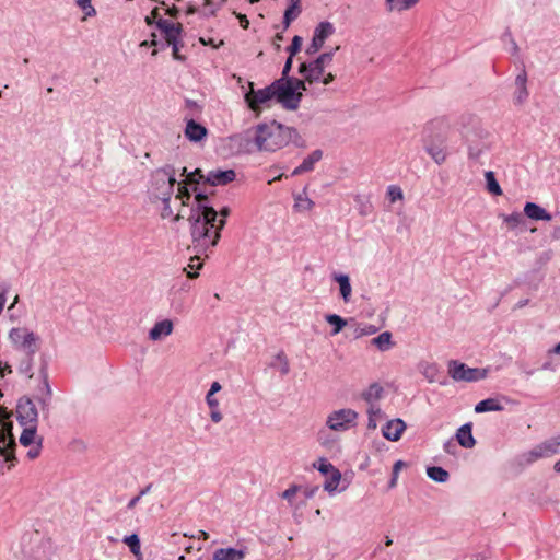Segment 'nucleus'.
<instances>
[{
	"mask_svg": "<svg viewBox=\"0 0 560 560\" xmlns=\"http://www.w3.org/2000/svg\"><path fill=\"white\" fill-rule=\"evenodd\" d=\"M189 211L188 221L195 249L197 253L207 252L218 244L226 218L230 215V208L223 207L217 211L209 205L208 197L198 192Z\"/></svg>",
	"mask_w": 560,
	"mask_h": 560,
	"instance_id": "obj_1",
	"label": "nucleus"
},
{
	"mask_svg": "<svg viewBox=\"0 0 560 560\" xmlns=\"http://www.w3.org/2000/svg\"><path fill=\"white\" fill-rule=\"evenodd\" d=\"M232 141L244 152H276L289 143L304 148L305 140L293 127L285 126L276 120L261 122L243 133L236 135Z\"/></svg>",
	"mask_w": 560,
	"mask_h": 560,
	"instance_id": "obj_2",
	"label": "nucleus"
},
{
	"mask_svg": "<svg viewBox=\"0 0 560 560\" xmlns=\"http://www.w3.org/2000/svg\"><path fill=\"white\" fill-rule=\"evenodd\" d=\"M277 101L285 108L294 110L300 106L302 92L308 91L305 81L298 78H280L272 82Z\"/></svg>",
	"mask_w": 560,
	"mask_h": 560,
	"instance_id": "obj_3",
	"label": "nucleus"
},
{
	"mask_svg": "<svg viewBox=\"0 0 560 560\" xmlns=\"http://www.w3.org/2000/svg\"><path fill=\"white\" fill-rule=\"evenodd\" d=\"M175 168L172 165L155 170L150 178L148 194L151 200L167 201L174 192Z\"/></svg>",
	"mask_w": 560,
	"mask_h": 560,
	"instance_id": "obj_4",
	"label": "nucleus"
},
{
	"mask_svg": "<svg viewBox=\"0 0 560 560\" xmlns=\"http://www.w3.org/2000/svg\"><path fill=\"white\" fill-rule=\"evenodd\" d=\"M12 427L5 412L0 411V475L11 470L16 464L14 454L16 443L12 434Z\"/></svg>",
	"mask_w": 560,
	"mask_h": 560,
	"instance_id": "obj_5",
	"label": "nucleus"
},
{
	"mask_svg": "<svg viewBox=\"0 0 560 560\" xmlns=\"http://www.w3.org/2000/svg\"><path fill=\"white\" fill-rule=\"evenodd\" d=\"M339 46L326 52L319 54L315 59L308 62H302L299 67V73L302 75V81H305L306 86L319 83L323 80L326 68L329 67L334 60V56Z\"/></svg>",
	"mask_w": 560,
	"mask_h": 560,
	"instance_id": "obj_6",
	"label": "nucleus"
},
{
	"mask_svg": "<svg viewBox=\"0 0 560 560\" xmlns=\"http://www.w3.org/2000/svg\"><path fill=\"white\" fill-rule=\"evenodd\" d=\"M8 338L12 347L25 355H35L39 349V336L26 327L11 328Z\"/></svg>",
	"mask_w": 560,
	"mask_h": 560,
	"instance_id": "obj_7",
	"label": "nucleus"
},
{
	"mask_svg": "<svg viewBox=\"0 0 560 560\" xmlns=\"http://www.w3.org/2000/svg\"><path fill=\"white\" fill-rule=\"evenodd\" d=\"M448 374L456 382H476L483 380L487 375V371L478 368H469L458 361H451L448 364Z\"/></svg>",
	"mask_w": 560,
	"mask_h": 560,
	"instance_id": "obj_8",
	"label": "nucleus"
},
{
	"mask_svg": "<svg viewBox=\"0 0 560 560\" xmlns=\"http://www.w3.org/2000/svg\"><path fill=\"white\" fill-rule=\"evenodd\" d=\"M557 453H560V435L534 446L530 451L524 453L522 458L525 463L530 464L539 458L550 457Z\"/></svg>",
	"mask_w": 560,
	"mask_h": 560,
	"instance_id": "obj_9",
	"label": "nucleus"
},
{
	"mask_svg": "<svg viewBox=\"0 0 560 560\" xmlns=\"http://www.w3.org/2000/svg\"><path fill=\"white\" fill-rule=\"evenodd\" d=\"M358 412L350 408L332 411L328 417L326 424L334 431H347L355 425Z\"/></svg>",
	"mask_w": 560,
	"mask_h": 560,
	"instance_id": "obj_10",
	"label": "nucleus"
},
{
	"mask_svg": "<svg viewBox=\"0 0 560 560\" xmlns=\"http://www.w3.org/2000/svg\"><path fill=\"white\" fill-rule=\"evenodd\" d=\"M249 85L252 86V90L245 94V102L254 112L259 110L261 105L267 104L269 101L276 97L272 83L269 86L257 91L253 89V83H249Z\"/></svg>",
	"mask_w": 560,
	"mask_h": 560,
	"instance_id": "obj_11",
	"label": "nucleus"
},
{
	"mask_svg": "<svg viewBox=\"0 0 560 560\" xmlns=\"http://www.w3.org/2000/svg\"><path fill=\"white\" fill-rule=\"evenodd\" d=\"M16 413L21 425L37 424L38 411L31 398L23 397L19 399Z\"/></svg>",
	"mask_w": 560,
	"mask_h": 560,
	"instance_id": "obj_12",
	"label": "nucleus"
},
{
	"mask_svg": "<svg viewBox=\"0 0 560 560\" xmlns=\"http://www.w3.org/2000/svg\"><path fill=\"white\" fill-rule=\"evenodd\" d=\"M384 388L378 383L371 384L363 393L362 398L369 404L368 413L381 415L382 409L377 405V401L382 398Z\"/></svg>",
	"mask_w": 560,
	"mask_h": 560,
	"instance_id": "obj_13",
	"label": "nucleus"
},
{
	"mask_svg": "<svg viewBox=\"0 0 560 560\" xmlns=\"http://www.w3.org/2000/svg\"><path fill=\"white\" fill-rule=\"evenodd\" d=\"M236 178V173L234 170H211L203 175L205 183H208L211 186H223L229 183H232Z\"/></svg>",
	"mask_w": 560,
	"mask_h": 560,
	"instance_id": "obj_14",
	"label": "nucleus"
},
{
	"mask_svg": "<svg viewBox=\"0 0 560 560\" xmlns=\"http://www.w3.org/2000/svg\"><path fill=\"white\" fill-rule=\"evenodd\" d=\"M502 401L511 402V399L508 398L506 396L490 397V398L483 399L475 406V412L482 413V412H488V411H502V410H504V406H503Z\"/></svg>",
	"mask_w": 560,
	"mask_h": 560,
	"instance_id": "obj_15",
	"label": "nucleus"
},
{
	"mask_svg": "<svg viewBox=\"0 0 560 560\" xmlns=\"http://www.w3.org/2000/svg\"><path fill=\"white\" fill-rule=\"evenodd\" d=\"M322 158H323V151L319 149L314 150L311 154H308L303 160V162L298 167H295L292 171L291 176H299L304 173L312 172L315 167V164L317 162H319L322 160Z\"/></svg>",
	"mask_w": 560,
	"mask_h": 560,
	"instance_id": "obj_16",
	"label": "nucleus"
},
{
	"mask_svg": "<svg viewBox=\"0 0 560 560\" xmlns=\"http://www.w3.org/2000/svg\"><path fill=\"white\" fill-rule=\"evenodd\" d=\"M185 137L191 142H200L203 140L208 133V130L201 124L195 121L194 119H189L186 122V127L184 130Z\"/></svg>",
	"mask_w": 560,
	"mask_h": 560,
	"instance_id": "obj_17",
	"label": "nucleus"
},
{
	"mask_svg": "<svg viewBox=\"0 0 560 560\" xmlns=\"http://www.w3.org/2000/svg\"><path fill=\"white\" fill-rule=\"evenodd\" d=\"M247 548H219L213 552L212 560H244Z\"/></svg>",
	"mask_w": 560,
	"mask_h": 560,
	"instance_id": "obj_18",
	"label": "nucleus"
},
{
	"mask_svg": "<svg viewBox=\"0 0 560 560\" xmlns=\"http://www.w3.org/2000/svg\"><path fill=\"white\" fill-rule=\"evenodd\" d=\"M406 429V424L401 419L388 421L382 429L383 435L389 441H398Z\"/></svg>",
	"mask_w": 560,
	"mask_h": 560,
	"instance_id": "obj_19",
	"label": "nucleus"
},
{
	"mask_svg": "<svg viewBox=\"0 0 560 560\" xmlns=\"http://www.w3.org/2000/svg\"><path fill=\"white\" fill-rule=\"evenodd\" d=\"M173 322L171 319H163L156 322L149 331V338L153 341L161 340L170 336L173 331Z\"/></svg>",
	"mask_w": 560,
	"mask_h": 560,
	"instance_id": "obj_20",
	"label": "nucleus"
},
{
	"mask_svg": "<svg viewBox=\"0 0 560 560\" xmlns=\"http://www.w3.org/2000/svg\"><path fill=\"white\" fill-rule=\"evenodd\" d=\"M456 440L458 444L465 448H472L476 440L472 435V423L467 422L463 424L456 432Z\"/></svg>",
	"mask_w": 560,
	"mask_h": 560,
	"instance_id": "obj_21",
	"label": "nucleus"
},
{
	"mask_svg": "<svg viewBox=\"0 0 560 560\" xmlns=\"http://www.w3.org/2000/svg\"><path fill=\"white\" fill-rule=\"evenodd\" d=\"M336 28L331 22L323 21L317 24L313 32V39L324 46L325 42L335 33Z\"/></svg>",
	"mask_w": 560,
	"mask_h": 560,
	"instance_id": "obj_22",
	"label": "nucleus"
},
{
	"mask_svg": "<svg viewBox=\"0 0 560 560\" xmlns=\"http://www.w3.org/2000/svg\"><path fill=\"white\" fill-rule=\"evenodd\" d=\"M524 214L532 220L550 221L552 215L542 207L535 202H526L524 206Z\"/></svg>",
	"mask_w": 560,
	"mask_h": 560,
	"instance_id": "obj_23",
	"label": "nucleus"
},
{
	"mask_svg": "<svg viewBox=\"0 0 560 560\" xmlns=\"http://www.w3.org/2000/svg\"><path fill=\"white\" fill-rule=\"evenodd\" d=\"M526 82H527V74L523 70L515 78L516 90L514 93V102L516 104H523L528 97V90L526 86Z\"/></svg>",
	"mask_w": 560,
	"mask_h": 560,
	"instance_id": "obj_24",
	"label": "nucleus"
},
{
	"mask_svg": "<svg viewBox=\"0 0 560 560\" xmlns=\"http://www.w3.org/2000/svg\"><path fill=\"white\" fill-rule=\"evenodd\" d=\"M39 378L40 384L36 388L35 395L38 396H46V395H52V389L49 384L48 380V363L47 361H43L40 368H39Z\"/></svg>",
	"mask_w": 560,
	"mask_h": 560,
	"instance_id": "obj_25",
	"label": "nucleus"
},
{
	"mask_svg": "<svg viewBox=\"0 0 560 560\" xmlns=\"http://www.w3.org/2000/svg\"><path fill=\"white\" fill-rule=\"evenodd\" d=\"M332 278L339 284V292H340V296L343 300V302L345 303L350 302L351 293H352V287H351V283H350L349 276L345 275V273H335L332 276Z\"/></svg>",
	"mask_w": 560,
	"mask_h": 560,
	"instance_id": "obj_26",
	"label": "nucleus"
},
{
	"mask_svg": "<svg viewBox=\"0 0 560 560\" xmlns=\"http://www.w3.org/2000/svg\"><path fill=\"white\" fill-rule=\"evenodd\" d=\"M302 12L301 0H290V5L284 11L283 24L288 28L290 24L299 18Z\"/></svg>",
	"mask_w": 560,
	"mask_h": 560,
	"instance_id": "obj_27",
	"label": "nucleus"
},
{
	"mask_svg": "<svg viewBox=\"0 0 560 560\" xmlns=\"http://www.w3.org/2000/svg\"><path fill=\"white\" fill-rule=\"evenodd\" d=\"M23 427L24 430L20 435V443L23 446H31L33 444L35 445L38 439H40L37 435V424H27Z\"/></svg>",
	"mask_w": 560,
	"mask_h": 560,
	"instance_id": "obj_28",
	"label": "nucleus"
},
{
	"mask_svg": "<svg viewBox=\"0 0 560 560\" xmlns=\"http://www.w3.org/2000/svg\"><path fill=\"white\" fill-rule=\"evenodd\" d=\"M393 335L389 331H383L371 340V343L375 346L380 351L385 352L393 348L394 342L392 340Z\"/></svg>",
	"mask_w": 560,
	"mask_h": 560,
	"instance_id": "obj_29",
	"label": "nucleus"
},
{
	"mask_svg": "<svg viewBox=\"0 0 560 560\" xmlns=\"http://www.w3.org/2000/svg\"><path fill=\"white\" fill-rule=\"evenodd\" d=\"M419 371L428 382L433 383L438 381V375L440 373L438 364L421 362L419 364Z\"/></svg>",
	"mask_w": 560,
	"mask_h": 560,
	"instance_id": "obj_30",
	"label": "nucleus"
},
{
	"mask_svg": "<svg viewBox=\"0 0 560 560\" xmlns=\"http://www.w3.org/2000/svg\"><path fill=\"white\" fill-rule=\"evenodd\" d=\"M313 207H314V201L306 196L305 190L301 194H298L294 197V209L296 211H299V212L311 211L313 209Z\"/></svg>",
	"mask_w": 560,
	"mask_h": 560,
	"instance_id": "obj_31",
	"label": "nucleus"
},
{
	"mask_svg": "<svg viewBox=\"0 0 560 560\" xmlns=\"http://www.w3.org/2000/svg\"><path fill=\"white\" fill-rule=\"evenodd\" d=\"M325 320L332 326L331 336L338 335L347 326V320L337 314L325 315Z\"/></svg>",
	"mask_w": 560,
	"mask_h": 560,
	"instance_id": "obj_32",
	"label": "nucleus"
},
{
	"mask_svg": "<svg viewBox=\"0 0 560 560\" xmlns=\"http://www.w3.org/2000/svg\"><path fill=\"white\" fill-rule=\"evenodd\" d=\"M192 249L196 255L195 257L190 258V262L188 264L187 268L184 269L187 272V277L190 279H195L198 277V272H196V270H199L202 267V262L200 261V254H206V252L197 253L194 245Z\"/></svg>",
	"mask_w": 560,
	"mask_h": 560,
	"instance_id": "obj_33",
	"label": "nucleus"
},
{
	"mask_svg": "<svg viewBox=\"0 0 560 560\" xmlns=\"http://www.w3.org/2000/svg\"><path fill=\"white\" fill-rule=\"evenodd\" d=\"M427 475L430 479L440 483L446 482L450 478L448 471L440 466L428 467Z\"/></svg>",
	"mask_w": 560,
	"mask_h": 560,
	"instance_id": "obj_34",
	"label": "nucleus"
},
{
	"mask_svg": "<svg viewBox=\"0 0 560 560\" xmlns=\"http://www.w3.org/2000/svg\"><path fill=\"white\" fill-rule=\"evenodd\" d=\"M485 179H486V187H487V190L493 195V196H501L502 195V189H501V186L499 185L497 178H495V175L492 171H487L485 173Z\"/></svg>",
	"mask_w": 560,
	"mask_h": 560,
	"instance_id": "obj_35",
	"label": "nucleus"
},
{
	"mask_svg": "<svg viewBox=\"0 0 560 560\" xmlns=\"http://www.w3.org/2000/svg\"><path fill=\"white\" fill-rule=\"evenodd\" d=\"M419 0H385L387 10L392 11H405L415 5Z\"/></svg>",
	"mask_w": 560,
	"mask_h": 560,
	"instance_id": "obj_36",
	"label": "nucleus"
},
{
	"mask_svg": "<svg viewBox=\"0 0 560 560\" xmlns=\"http://www.w3.org/2000/svg\"><path fill=\"white\" fill-rule=\"evenodd\" d=\"M341 480V472L336 468L328 476H326V481L324 482V490L332 493L337 490V487Z\"/></svg>",
	"mask_w": 560,
	"mask_h": 560,
	"instance_id": "obj_37",
	"label": "nucleus"
},
{
	"mask_svg": "<svg viewBox=\"0 0 560 560\" xmlns=\"http://www.w3.org/2000/svg\"><path fill=\"white\" fill-rule=\"evenodd\" d=\"M524 215L525 214H523L518 211H515V212H512L511 214H503L502 219H503V222L506 223L509 229L514 230L524 223Z\"/></svg>",
	"mask_w": 560,
	"mask_h": 560,
	"instance_id": "obj_38",
	"label": "nucleus"
},
{
	"mask_svg": "<svg viewBox=\"0 0 560 560\" xmlns=\"http://www.w3.org/2000/svg\"><path fill=\"white\" fill-rule=\"evenodd\" d=\"M122 541L129 547L131 553L136 557L141 556V544L137 534L125 536Z\"/></svg>",
	"mask_w": 560,
	"mask_h": 560,
	"instance_id": "obj_39",
	"label": "nucleus"
},
{
	"mask_svg": "<svg viewBox=\"0 0 560 560\" xmlns=\"http://www.w3.org/2000/svg\"><path fill=\"white\" fill-rule=\"evenodd\" d=\"M427 152L430 154V156L438 163L442 164L446 160V151L443 147L432 144L427 147Z\"/></svg>",
	"mask_w": 560,
	"mask_h": 560,
	"instance_id": "obj_40",
	"label": "nucleus"
},
{
	"mask_svg": "<svg viewBox=\"0 0 560 560\" xmlns=\"http://www.w3.org/2000/svg\"><path fill=\"white\" fill-rule=\"evenodd\" d=\"M225 2L226 0H205V8L211 7V10H201V16L209 18L215 15Z\"/></svg>",
	"mask_w": 560,
	"mask_h": 560,
	"instance_id": "obj_41",
	"label": "nucleus"
},
{
	"mask_svg": "<svg viewBox=\"0 0 560 560\" xmlns=\"http://www.w3.org/2000/svg\"><path fill=\"white\" fill-rule=\"evenodd\" d=\"M271 366H279L282 375H287L290 372L289 360L283 351H279L275 355V362L271 364Z\"/></svg>",
	"mask_w": 560,
	"mask_h": 560,
	"instance_id": "obj_42",
	"label": "nucleus"
},
{
	"mask_svg": "<svg viewBox=\"0 0 560 560\" xmlns=\"http://www.w3.org/2000/svg\"><path fill=\"white\" fill-rule=\"evenodd\" d=\"M52 395L38 396L35 395V400L39 404L40 410L45 418L49 417Z\"/></svg>",
	"mask_w": 560,
	"mask_h": 560,
	"instance_id": "obj_43",
	"label": "nucleus"
},
{
	"mask_svg": "<svg viewBox=\"0 0 560 560\" xmlns=\"http://www.w3.org/2000/svg\"><path fill=\"white\" fill-rule=\"evenodd\" d=\"M33 361H34V355H26V358L21 362V364L19 366L20 373L27 376L28 378H32L34 375Z\"/></svg>",
	"mask_w": 560,
	"mask_h": 560,
	"instance_id": "obj_44",
	"label": "nucleus"
},
{
	"mask_svg": "<svg viewBox=\"0 0 560 560\" xmlns=\"http://www.w3.org/2000/svg\"><path fill=\"white\" fill-rule=\"evenodd\" d=\"M176 199H179L182 202V206H187L188 201L190 200V192L187 188V182H179Z\"/></svg>",
	"mask_w": 560,
	"mask_h": 560,
	"instance_id": "obj_45",
	"label": "nucleus"
},
{
	"mask_svg": "<svg viewBox=\"0 0 560 560\" xmlns=\"http://www.w3.org/2000/svg\"><path fill=\"white\" fill-rule=\"evenodd\" d=\"M314 467L324 476H328L336 467L329 463L326 458H319L316 463H314Z\"/></svg>",
	"mask_w": 560,
	"mask_h": 560,
	"instance_id": "obj_46",
	"label": "nucleus"
},
{
	"mask_svg": "<svg viewBox=\"0 0 560 560\" xmlns=\"http://www.w3.org/2000/svg\"><path fill=\"white\" fill-rule=\"evenodd\" d=\"M182 25L178 23V24H174V26H172L165 34H164V37L166 39L167 43H174V40H180V35H182Z\"/></svg>",
	"mask_w": 560,
	"mask_h": 560,
	"instance_id": "obj_47",
	"label": "nucleus"
},
{
	"mask_svg": "<svg viewBox=\"0 0 560 560\" xmlns=\"http://www.w3.org/2000/svg\"><path fill=\"white\" fill-rule=\"evenodd\" d=\"M387 197L390 200V202H396L402 199L404 194L399 186L390 185L387 188Z\"/></svg>",
	"mask_w": 560,
	"mask_h": 560,
	"instance_id": "obj_48",
	"label": "nucleus"
},
{
	"mask_svg": "<svg viewBox=\"0 0 560 560\" xmlns=\"http://www.w3.org/2000/svg\"><path fill=\"white\" fill-rule=\"evenodd\" d=\"M406 466V463L402 462V460H397L394 466H393V476L388 482V487L392 489V488H395L396 485H397V479H398V475H399V471L402 467Z\"/></svg>",
	"mask_w": 560,
	"mask_h": 560,
	"instance_id": "obj_49",
	"label": "nucleus"
},
{
	"mask_svg": "<svg viewBox=\"0 0 560 560\" xmlns=\"http://www.w3.org/2000/svg\"><path fill=\"white\" fill-rule=\"evenodd\" d=\"M180 175L187 176V179L190 183H198L203 178V174L199 168L195 170L194 172H188L186 167H183Z\"/></svg>",
	"mask_w": 560,
	"mask_h": 560,
	"instance_id": "obj_50",
	"label": "nucleus"
},
{
	"mask_svg": "<svg viewBox=\"0 0 560 560\" xmlns=\"http://www.w3.org/2000/svg\"><path fill=\"white\" fill-rule=\"evenodd\" d=\"M75 3L84 11L85 16H94L96 14L95 9L91 4V0H75Z\"/></svg>",
	"mask_w": 560,
	"mask_h": 560,
	"instance_id": "obj_51",
	"label": "nucleus"
},
{
	"mask_svg": "<svg viewBox=\"0 0 560 560\" xmlns=\"http://www.w3.org/2000/svg\"><path fill=\"white\" fill-rule=\"evenodd\" d=\"M485 150H486L485 144H477V145L470 144L468 148V155L472 160H479V158L482 155Z\"/></svg>",
	"mask_w": 560,
	"mask_h": 560,
	"instance_id": "obj_52",
	"label": "nucleus"
},
{
	"mask_svg": "<svg viewBox=\"0 0 560 560\" xmlns=\"http://www.w3.org/2000/svg\"><path fill=\"white\" fill-rule=\"evenodd\" d=\"M302 46V38L298 35H295L292 39L291 45L287 48L289 56L293 57L295 56L300 50Z\"/></svg>",
	"mask_w": 560,
	"mask_h": 560,
	"instance_id": "obj_53",
	"label": "nucleus"
},
{
	"mask_svg": "<svg viewBox=\"0 0 560 560\" xmlns=\"http://www.w3.org/2000/svg\"><path fill=\"white\" fill-rule=\"evenodd\" d=\"M175 23L168 21V20H165V19H162V18H159L158 21H156V27L163 33L165 34L172 26H174Z\"/></svg>",
	"mask_w": 560,
	"mask_h": 560,
	"instance_id": "obj_54",
	"label": "nucleus"
},
{
	"mask_svg": "<svg viewBox=\"0 0 560 560\" xmlns=\"http://www.w3.org/2000/svg\"><path fill=\"white\" fill-rule=\"evenodd\" d=\"M40 448H42V439H38L36 444L35 445L33 444L32 447L27 451V457L30 459H35L39 455Z\"/></svg>",
	"mask_w": 560,
	"mask_h": 560,
	"instance_id": "obj_55",
	"label": "nucleus"
},
{
	"mask_svg": "<svg viewBox=\"0 0 560 560\" xmlns=\"http://www.w3.org/2000/svg\"><path fill=\"white\" fill-rule=\"evenodd\" d=\"M298 491H299L298 486H291L290 488H288L287 490H284L282 492L281 497L288 501H291L295 497Z\"/></svg>",
	"mask_w": 560,
	"mask_h": 560,
	"instance_id": "obj_56",
	"label": "nucleus"
},
{
	"mask_svg": "<svg viewBox=\"0 0 560 560\" xmlns=\"http://www.w3.org/2000/svg\"><path fill=\"white\" fill-rule=\"evenodd\" d=\"M322 48H323V46L312 38L311 44L306 47V54L307 55H315Z\"/></svg>",
	"mask_w": 560,
	"mask_h": 560,
	"instance_id": "obj_57",
	"label": "nucleus"
},
{
	"mask_svg": "<svg viewBox=\"0 0 560 560\" xmlns=\"http://www.w3.org/2000/svg\"><path fill=\"white\" fill-rule=\"evenodd\" d=\"M376 327L373 326V325H368L365 326L364 328H361V329H357V335L355 337H361V336H364V335H372L374 332H376Z\"/></svg>",
	"mask_w": 560,
	"mask_h": 560,
	"instance_id": "obj_58",
	"label": "nucleus"
},
{
	"mask_svg": "<svg viewBox=\"0 0 560 560\" xmlns=\"http://www.w3.org/2000/svg\"><path fill=\"white\" fill-rule=\"evenodd\" d=\"M369 420H368V428L371 430H374L377 428L378 419L383 417V412L381 415H373L371 418V413H368Z\"/></svg>",
	"mask_w": 560,
	"mask_h": 560,
	"instance_id": "obj_59",
	"label": "nucleus"
},
{
	"mask_svg": "<svg viewBox=\"0 0 560 560\" xmlns=\"http://www.w3.org/2000/svg\"><path fill=\"white\" fill-rule=\"evenodd\" d=\"M170 201L171 200H167V201H162L163 203V207H162V211H161V215L162 218H170L173 215V210L171 208V205H170Z\"/></svg>",
	"mask_w": 560,
	"mask_h": 560,
	"instance_id": "obj_60",
	"label": "nucleus"
},
{
	"mask_svg": "<svg viewBox=\"0 0 560 560\" xmlns=\"http://www.w3.org/2000/svg\"><path fill=\"white\" fill-rule=\"evenodd\" d=\"M159 16V11L158 9L155 8L150 15L145 16L144 21L147 23V25L151 26L153 25L154 23L156 24V19Z\"/></svg>",
	"mask_w": 560,
	"mask_h": 560,
	"instance_id": "obj_61",
	"label": "nucleus"
},
{
	"mask_svg": "<svg viewBox=\"0 0 560 560\" xmlns=\"http://www.w3.org/2000/svg\"><path fill=\"white\" fill-rule=\"evenodd\" d=\"M210 418L213 422L219 423L222 420V413L219 410V407L211 409Z\"/></svg>",
	"mask_w": 560,
	"mask_h": 560,
	"instance_id": "obj_62",
	"label": "nucleus"
},
{
	"mask_svg": "<svg viewBox=\"0 0 560 560\" xmlns=\"http://www.w3.org/2000/svg\"><path fill=\"white\" fill-rule=\"evenodd\" d=\"M336 79V75L331 72L325 71L323 80L319 81V83H323L324 85H328L331 82H334Z\"/></svg>",
	"mask_w": 560,
	"mask_h": 560,
	"instance_id": "obj_63",
	"label": "nucleus"
},
{
	"mask_svg": "<svg viewBox=\"0 0 560 560\" xmlns=\"http://www.w3.org/2000/svg\"><path fill=\"white\" fill-rule=\"evenodd\" d=\"M206 401L210 409H214V408L219 407V400L214 397V395L213 396L207 395Z\"/></svg>",
	"mask_w": 560,
	"mask_h": 560,
	"instance_id": "obj_64",
	"label": "nucleus"
}]
</instances>
